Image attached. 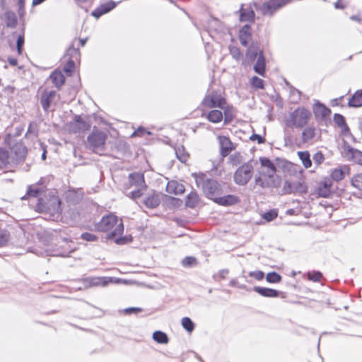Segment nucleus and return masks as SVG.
<instances>
[{
	"mask_svg": "<svg viewBox=\"0 0 362 362\" xmlns=\"http://www.w3.org/2000/svg\"><path fill=\"white\" fill-rule=\"evenodd\" d=\"M259 163L264 168L259 170L255 175V183L262 188H277L280 186L281 179L275 175L276 168L271 160L266 157H260Z\"/></svg>",
	"mask_w": 362,
	"mask_h": 362,
	"instance_id": "f257e3e1",
	"label": "nucleus"
},
{
	"mask_svg": "<svg viewBox=\"0 0 362 362\" xmlns=\"http://www.w3.org/2000/svg\"><path fill=\"white\" fill-rule=\"evenodd\" d=\"M110 235L109 238L120 235L124 231V225L122 220H119L118 218L112 214H109L103 216L100 221L95 225L96 230L101 232H107L113 229Z\"/></svg>",
	"mask_w": 362,
	"mask_h": 362,
	"instance_id": "f03ea898",
	"label": "nucleus"
},
{
	"mask_svg": "<svg viewBox=\"0 0 362 362\" xmlns=\"http://www.w3.org/2000/svg\"><path fill=\"white\" fill-rule=\"evenodd\" d=\"M281 191L283 194H304L308 192V186L300 175L295 174L285 178Z\"/></svg>",
	"mask_w": 362,
	"mask_h": 362,
	"instance_id": "7ed1b4c3",
	"label": "nucleus"
},
{
	"mask_svg": "<svg viewBox=\"0 0 362 362\" xmlns=\"http://www.w3.org/2000/svg\"><path fill=\"white\" fill-rule=\"evenodd\" d=\"M311 117L308 110L304 107H299L289 113L285 122L287 127L291 128H303L308 123Z\"/></svg>",
	"mask_w": 362,
	"mask_h": 362,
	"instance_id": "20e7f679",
	"label": "nucleus"
},
{
	"mask_svg": "<svg viewBox=\"0 0 362 362\" xmlns=\"http://www.w3.org/2000/svg\"><path fill=\"white\" fill-rule=\"evenodd\" d=\"M107 137L108 134L107 131L94 127L87 137L86 146L95 153L103 151L105 148Z\"/></svg>",
	"mask_w": 362,
	"mask_h": 362,
	"instance_id": "39448f33",
	"label": "nucleus"
},
{
	"mask_svg": "<svg viewBox=\"0 0 362 362\" xmlns=\"http://www.w3.org/2000/svg\"><path fill=\"white\" fill-rule=\"evenodd\" d=\"M253 174L254 164L253 160H250L236 169L233 175V181L239 186H245L252 179Z\"/></svg>",
	"mask_w": 362,
	"mask_h": 362,
	"instance_id": "423d86ee",
	"label": "nucleus"
},
{
	"mask_svg": "<svg viewBox=\"0 0 362 362\" xmlns=\"http://www.w3.org/2000/svg\"><path fill=\"white\" fill-rule=\"evenodd\" d=\"M291 0H271L262 5L255 3L256 9H259L264 15H272L277 9L289 3Z\"/></svg>",
	"mask_w": 362,
	"mask_h": 362,
	"instance_id": "0eeeda50",
	"label": "nucleus"
},
{
	"mask_svg": "<svg viewBox=\"0 0 362 362\" xmlns=\"http://www.w3.org/2000/svg\"><path fill=\"white\" fill-rule=\"evenodd\" d=\"M27 153V148L23 142L18 141L13 144L9 151L12 163H18L23 161Z\"/></svg>",
	"mask_w": 362,
	"mask_h": 362,
	"instance_id": "6e6552de",
	"label": "nucleus"
},
{
	"mask_svg": "<svg viewBox=\"0 0 362 362\" xmlns=\"http://www.w3.org/2000/svg\"><path fill=\"white\" fill-rule=\"evenodd\" d=\"M223 161V158L221 156L208 160L205 164V168H206V172L211 176H221L223 173V169L221 168Z\"/></svg>",
	"mask_w": 362,
	"mask_h": 362,
	"instance_id": "1a4fd4ad",
	"label": "nucleus"
},
{
	"mask_svg": "<svg viewBox=\"0 0 362 362\" xmlns=\"http://www.w3.org/2000/svg\"><path fill=\"white\" fill-rule=\"evenodd\" d=\"M205 194L209 199L214 200L216 196L223 194V187L218 181L207 180L205 182Z\"/></svg>",
	"mask_w": 362,
	"mask_h": 362,
	"instance_id": "9d476101",
	"label": "nucleus"
},
{
	"mask_svg": "<svg viewBox=\"0 0 362 362\" xmlns=\"http://www.w3.org/2000/svg\"><path fill=\"white\" fill-rule=\"evenodd\" d=\"M111 281V278L109 277H87L81 279V282L83 284L84 288H88L90 287H105L106 286L109 282Z\"/></svg>",
	"mask_w": 362,
	"mask_h": 362,
	"instance_id": "9b49d317",
	"label": "nucleus"
},
{
	"mask_svg": "<svg viewBox=\"0 0 362 362\" xmlns=\"http://www.w3.org/2000/svg\"><path fill=\"white\" fill-rule=\"evenodd\" d=\"M69 130L73 133H81L88 130L90 124L83 120L81 116H76L74 121L68 124Z\"/></svg>",
	"mask_w": 362,
	"mask_h": 362,
	"instance_id": "f8f14e48",
	"label": "nucleus"
},
{
	"mask_svg": "<svg viewBox=\"0 0 362 362\" xmlns=\"http://www.w3.org/2000/svg\"><path fill=\"white\" fill-rule=\"evenodd\" d=\"M217 139L220 146L221 158H223L228 156L229 153L235 148V146L228 137L226 136H218Z\"/></svg>",
	"mask_w": 362,
	"mask_h": 362,
	"instance_id": "ddd939ff",
	"label": "nucleus"
},
{
	"mask_svg": "<svg viewBox=\"0 0 362 362\" xmlns=\"http://www.w3.org/2000/svg\"><path fill=\"white\" fill-rule=\"evenodd\" d=\"M225 103V98L222 96L221 90L214 91L207 98H205V105L207 104L211 107L222 108Z\"/></svg>",
	"mask_w": 362,
	"mask_h": 362,
	"instance_id": "4468645a",
	"label": "nucleus"
},
{
	"mask_svg": "<svg viewBox=\"0 0 362 362\" xmlns=\"http://www.w3.org/2000/svg\"><path fill=\"white\" fill-rule=\"evenodd\" d=\"M215 203L221 206H229L238 204L240 202L238 197L233 194H227L225 196L218 195L213 200Z\"/></svg>",
	"mask_w": 362,
	"mask_h": 362,
	"instance_id": "2eb2a0df",
	"label": "nucleus"
},
{
	"mask_svg": "<svg viewBox=\"0 0 362 362\" xmlns=\"http://www.w3.org/2000/svg\"><path fill=\"white\" fill-rule=\"evenodd\" d=\"M350 168L344 165L332 170L331 177L334 181H340L344 178L346 175H349Z\"/></svg>",
	"mask_w": 362,
	"mask_h": 362,
	"instance_id": "dca6fc26",
	"label": "nucleus"
},
{
	"mask_svg": "<svg viewBox=\"0 0 362 362\" xmlns=\"http://www.w3.org/2000/svg\"><path fill=\"white\" fill-rule=\"evenodd\" d=\"M239 40L242 45L246 47L252 40L251 28L249 25H244L239 30Z\"/></svg>",
	"mask_w": 362,
	"mask_h": 362,
	"instance_id": "f3484780",
	"label": "nucleus"
},
{
	"mask_svg": "<svg viewBox=\"0 0 362 362\" xmlns=\"http://www.w3.org/2000/svg\"><path fill=\"white\" fill-rule=\"evenodd\" d=\"M116 6V3L115 1H110L99 6L97 8H95L92 12V16L98 18L103 14H105L112 10Z\"/></svg>",
	"mask_w": 362,
	"mask_h": 362,
	"instance_id": "a211bd4d",
	"label": "nucleus"
},
{
	"mask_svg": "<svg viewBox=\"0 0 362 362\" xmlns=\"http://www.w3.org/2000/svg\"><path fill=\"white\" fill-rule=\"evenodd\" d=\"M185 190L184 185L175 180L169 181L166 186V192L169 194L178 195L183 194Z\"/></svg>",
	"mask_w": 362,
	"mask_h": 362,
	"instance_id": "6ab92c4d",
	"label": "nucleus"
},
{
	"mask_svg": "<svg viewBox=\"0 0 362 362\" xmlns=\"http://www.w3.org/2000/svg\"><path fill=\"white\" fill-rule=\"evenodd\" d=\"M346 156L348 159L353 160L354 163L362 165V151L348 146L346 148Z\"/></svg>",
	"mask_w": 362,
	"mask_h": 362,
	"instance_id": "aec40b11",
	"label": "nucleus"
},
{
	"mask_svg": "<svg viewBox=\"0 0 362 362\" xmlns=\"http://www.w3.org/2000/svg\"><path fill=\"white\" fill-rule=\"evenodd\" d=\"M129 183L132 186H136L140 188L145 187L144 175L139 173H132L129 176Z\"/></svg>",
	"mask_w": 362,
	"mask_h": 362,
	"instance_id": "412c9836",
	"label": "nucleus"
},
{
	"mask_svg": "<svg viewBox=\"0 0 362 362\" xmlns=\"http://www.w3.org/2000/svg\"><path fill=\"white\" fill-rule=\"evenodd\" d=\"M56 96L55 91H49L47 93H44L40 98V103L42 106V108L45 111H47L50 107V104L52 102L53 99Z\"/></svg>",
	"mask_w": 362,
	"mask_h": 362,
	"instance_id": "4be33fe9",
	"label": "nucleus"
},
{
	"mask_svg": "<svg viewBox=\"0 0 362 362\" xmlns=\"http://www.w3.org/2000/svg\"><path fill=\"white\" fill-rule=\"evenodd\" d=\"M253 290L264 297L274 298L279 296V291L272 288L255 286Z\"/></svg>",
	"mask_w": 362,
	"mask_h": 362,
	"instance_id": "5701e85b",
	"label": "nucleus"
},
{
	"mask_svg": "<svg viewBox=\"0 0 362 362\" xmlns=\"http://www.w3.org/2000/svg\"><path fill=\"white\" fill-rule=\"evenodd\" d=\"M160 203V195L158 194H153L147 197L144 201V204L145 206L150 209H154L157 207Z\"/></svg>",
	"mask_w": 362,
	"mask_h": 362,
	"instance_id": "b1692460",
	"label": "nucleus"
},
{
	"mask_svg": "<svg viewBox=\"0 0 362 362\" xmlns=\"http://www.w3.org/2000/svg\"><path fill=\"white\" fill-rule=\"evenodd\" d=\"M254 71L264 76L265 73V59L262 53L259 55L255 64L254 65Z\"/></svg>",
	"mask_w": 362,
	"mask_h": 362,
	"instance_id": "393cba45",
	"label": "nucleus"
},
{
	"mask_svg": "<svg viewBox=\"0 0 362 362\" xmlns=\"http://www.w3.org/2000/svg\"><path fill=\"white\" fill-rule=\"evenodd\" d=\"M348 106L351 107H359L362 106V90L355 92L349 100Z\"/></svg>",
	"mask_w": 362,
	"mask_h": 362,
	"instance_id": "a878e982",
	"label": "nucleus"
},
{
	"mask_svg": "<svg viewBox=\"0 0 362 362\" xmlns=\"http://www.w3.org/2000/svg\"><path fill=\"white\" fill-rule=\"evenodd\" d=\"M314 113L316 117H325L328 116L331 111L329 108L325 107L324 105L317 103L314 106Z\"/></svg>",
	"mask_w": 362,
	"mask_h": 362,
	"instance_id": "bb28decb",
	"label": "nucleus"
},
{
	"mask_svg": "<svg viewBox=\"0 0 362 362\" xmlns=\"http://www.w3.org/2000/svg\"><path fill=\"white\" fill-rule=\"evenodd\" d=\"M240 19L241 21H253L255 13L250 8H244L243 6L240 9Z\"/></svg>",
	"mask_w": 362,
	"mask_h": 362,
	"instance_id": "cd10ccee",
	"label": "nucleus"
},
{
	"mask_svg": "<svg viewBox=\"0 0 362 362\" xmlns=\"http://www.w3.org/2000/svg\"><path fill=\"white\" fill-rule=\"evenodd\" d=\"M314 127H308L305 128L302 132L303 142L307 143L311 141L316 135Z\"/></svg>",
	"mask_w": 362,
	"mask_h": 362,
	"instance_id": "c85d7f7f",
	"label": "nucleus"
},
{
	"mask_svg": "<svg viewBox=\"0 0 362 362\" xmlns=\"http://www.w3.org/2000/svg\"><path fill=\"white\" fill-rule=\"evenodd\" d=\"M334 123L340 128L343 132L349 131L348 126L346 124L345 118L340 114H334L333 117Z\"/></svg>",
	"mask_w": 362,
	"mask_h": 362,
	"instance_id": "c756f323",
	"label": "nucleus"
},
{
	"mask_svg": "<svg viewBox=\"0 0 362 362\" xmlns=\"http://www.w3.org/2000/svg\"><path fill=\"white\" fill-rule=\"evenodd\" d=\"M153 339L159 344H168L169 339L168 335L162 331H156L153 333Z\"/></svg>",
	"mask_w": 362,
	"mask_h": 362,
	"instance_id": "7c9ffc66",
	"label": "nucleus"
},
{
	"mask_svg": "<svg viewBox=\"0 0 362 362\" xmlns=\"http://www.w3.org/2000/svg\"><path fill=\"white\" fill-rule=\"evenodd\" d=\"M66 56L69 57V59H73L74 62L80 58V51L76 48L72 43L66 50Z\"/></svg>",
	"mask_w": 362,
	"mask_h": 362,
	"instance_id": "2f4dec72",
	"label": "nucleus"
},
{
	"mask_svg": "<svg viewBox=\"0 0 362 362\" xmlns=\"http://www.w3.org/2000/svg\"><path fill=\"white\" fill-rule=\"evenodd\" d=\"M50 78L53 82V83L57 87H60L64 83L65 78L64 75L60 71H54L51 76Z\"/></svg>",
	"mask_w": 362,
	"mask_h": 362,
	"instance_id": "473e14b6",
	"label": "nucleus"
},
{
	"mask_svg": "<svg viewBox=\"0 0 362 362\" xmlns=\"http://www.w3.org/2000/svg\"><path fill=\"white\" fill-rule=\"evenodd\" d=\"M243 161V157L240 152H235L228 157V163L232 166H237Z\"/></svg>",
	"mask_w": 362,
	"mask_h": 362,
	"instance_id": "72a5a7b5",
	"label": "nucleus"
},
{
	"mask_svg": "<svg viewBox=\"0 0 362 362\" xmlns=\"http://www.w3.org/2000/svg\"><path fill=\"white\" fill-rule=\"evenodd\" d=\"M298 155L305 168H309L311 167L312 161L310 160V153L308 151H298Z\"/></svg>",
	"mask_w": 362,
	"mask_h": 362,
	"instance_id": "f704fd0d",
	"label": "nucleus"
},
{
	"mask_svg": "<svg viewBox=\"0 0 362 362\" xmlns=\"http://www.w3.org/2000/svg\"><path fill=\"white\" fill-rule=\"evenodd\" d=\"M12 162L9 152L4 148H0V169L2 168L4 165L10 164Z\"/></svg>",
	"mask_w": 362,
	"mask_h": 362,
	"instance_id": "c9c22d12",
	"label": "nucleus"
},
{
	"mask_svg": "<svg viewBox=\"0 0 362 362\" xmlns=\"http://www.w3.org/2000/svg\"><path fill=\"white\" fill-rule=\"evenodd\" d=\"M260 53H262V52L257 47L252 45L248 47L246 56L250 59L255 60L256 58H258Z\"/></svg>",
	"mask_w": 362,
	"mask_h": 362,
	"instance_id": "e433bc0d",
	"label": "nucleus"
},
{
	"mask_svg": "<svg viewBox=\"0 0 362 362\" xmlns=\"http://www.w3.org/2000/svg\"><path fill=\"white\" fill-rule=\"evenodd\" d=\"M223 115L220 110H211L207 115V119L214 123L219 122L222 120Z\"/></svg>",
	"mask_w": 362,
	"mask_h": 362,
	"instance_id": "4c0bfd02",
	"label": "nucleus"
},
{
	"mask_svg": "<svg viewBox=\"0 0 362 362\" xmlns=\"http://www.w3.org/2000/svg\"><path fill=\"white\" fill-rule=\"evenodd\" d=\"M5 21L6 25L11 28H14L17 23L16 16L12 12H6L5 13Z\"/></svg>",
	"mask_w": 362,
	"mask_h": 362,
	"instance_id": "58836bf2",
	"label": "nucleus"
},
{
	"mask_svg": "<svg viewBox=\"0 0 362 362\" xmlns=\"http://www.w3.org/2000/svg\"><path fill=\"white\" fill-rule=\"evenodd\" d=\"M175 154L177 159L182 163H185L189 157L188 153L185 151V149L183 146H180L176 148Z\"/></svg>",
	"mask_w": 362,
	"mask_h": 362,
	"instance_id": "ea45409f",
	"label": "nucleus"
},
{
	"mask_svg": "<svg viewBox=\"0 0 362 362\" xmlns=\"http://www.w3.org/2000/svg\"><path fill=\"white\" fill-rule=\"evenodd\" d=\"M181 263H182V265L186 268L194 267L198 264L197 259L194 257H192V256H188V257H185L182 260Z\"/></svg>",
	"mask_w": 362,
	"mask_h": 362,
	"instance_id": "a19ab883",
	"label": "nucleus"
},
{
	"mask_svg": "<svg viewBox=\"0 0 362 362\" xmlns=\"http://www.w3.org/2000/svg\"><path fill=\"white\" fill-rule=\"evenodd\" d=\"M199 197L197 193L191 192L187 197L186 205L189 207L193 208L198 203Z\"/></svg>",
	"mask_w": 362,
	"mask_h": 362,
	"instance_id": "79ce46f5",
	"label": "nucleus"
},
{
	"mask_svg": "<svg viewBox=\"0 0 362 362\" xmlns=\"http://www.w3.org/2000/svg\"><path fill=\"white\" fill-rule=\"evenodd\" d=\"M182 326L189 332H192L194 327L193 322L187 317H185L182 319Z\"/></svg>",
	"mask_w": 362,
	"mask_h": 362,
	"instance_id": "37998d69",
	"label": "nucleus"
},
{
	"mask_svg": "<svg viewBox=\"0 0 362 362\" xmlns=\"http://www.w3.org/2000/svg\"><path fill=\"white\" fill-rule=\"evenodd\" d=\"M331 185H332V183L329 181H325L322 184V186L320 187V188H319V194L322 197H327V194L330 192Z\"/></svg>",
	"mask_w": 362,
	"mask_h": 362,
	"instance_id": "c03bdc74",
	"label": "nucleus"
},
{
	"mask_svg": "<svg viewBox=\"0 0 362 362\" xmlns=\"http://www.w3.org/2000/svg\"><path fill=\"white\" fill-rule=\"evenodd\" d=\"M281 279V276L275 272L268 273L266 276V280L269 283H278Z\"/></svg>",
	"mask_w": 362,
	"mask_h": 362,
	"instance_id": "a18cd8bd",
	"label": "nucleus"
},
{
	"mask_svg": "<svg viewBox=\"0 0 362 362\" xmlns=\"http://www.w3.org/2000/svg\"><path fill=\"white\" fill-rule=\"evenodd\" d=\"M351 184L354 187L362 189V173L354 176L351 179Z\"/></svg>",
	"mask_w": 362,
	"mask_h": 362,
	"instance_id": "49530a36",
	"label": "nucleus"
},
{
	"mask_svg": "<svg viewBox=\"0 0 362 362\" xmlns=\"http://www.w3.org/2000/svg\"><path fill=\"white\" fill-rule=\"evenodd\" d=\"M250 83L252 87L259 89L264 88V81L262 79L258 78L257 76H253L250 79Z\"/></svg>",
	"mask_w": 362,
	"mask_h": 362,
	"instance_id": "de8ad7c7",
	"label": "nucleus"
},
{
	"mask_svg": "<svg viewBox=\"0 0 362 362\" xmlns=\"http://www.w3.org/2000/svg\"><path fill=\"white\" fill-rule=\"evenodd\" d=\"M75 68V62L73 59H69L67 64L64 67V71L69 75H71Z\"/></svg>",
	"mask_w": 362,
	"mask_h": 362,
	"instance_id": "09e8293b",
	"label": "nucleus"
},
{
	"mask_svg": "<svg viewBox=\"0 0 362 362\" xmlns=\"http://www.w3.org/2000/svg\"><path fill=\"white\" fill-rule=\"evenodd\" d=\"M9 239V233L6 230L0 231V247L5 245Z\"/></svg>",
	"mask_w": 362,
	"mask_h": 362,
	"instance_id": "8fccbe9b",
	"label": "nucleus"
},
{
	"mask_svg": "<svg viewBox=\"0 0 362 362\" xmlns=\"http://www.w3.org/2000/svg\"><path fill=\"white\" fill-rule=\"evenodd\" d=\"M24 45V36L23 35H20L18 37L16 42V48L18 54H21L23 52V47Z\"/></svg>",
	"mask_w": 362,
	"mask_h": 362,
	"instance_id": "3c124183",
	"label": "nucleus"
},
{
	"mask_svg": "<svg viewBox=\"0 0 362 362\" xmlns=\"http://www.w3.org/2000/svg\"><path fill=\"white\" fill-rule=\"evenodd\" d=\"M278 214L277 212L274 210H270L263 215V218L267 221H273L274 218L277 217Z\"/></svg>",
	"mask_w": 362,
	"mask_h": 362,
	"instance_id": "603ef678",
	"label": "nucleus"
},
{
	"mask_svg": "<svg viewBox=\"0 0 362 362\" xmlns=\"http://www.w3.org/2000/svg\"><path fill=\"white\" fill-rule=\"evenodd\" d=\"M308 277L310 280L317 282L322 278V274L320 272H313L308 274Z\"/></svg>",
	"mask_w": 362,
	"mask_h": 362,
	"instance_id": "864d4df0",
	"label": "nucleus"
},
{
	"mask_svg": "<svg viewBox=\"0 0 362 362\" xmlns=\"http://www.w3.org/2000/svg\"><path fill=\"white\" fill-rule=\"evenodd\" d=\"M313 161L317 165H320L325 160L324 155L321 152H317L313 156Z\"/></svg>",
	"mask_w": 362,
	"mask_h": 362,
	"instance_id": "5fc2aeb1",
	"label": "nucleus"
},
{
	"mask_svg": "<svg viewBox=\"0 0 362 362\" xmlns=\"http://www.w3.org/2000/svg\"><path fill=\"white\" fill-rule=\"evenodd\" d=\"M81 238L84 240L89 241V242H93L98 240V237L90 233H83L81 234Z\"/></svg>",
	"mask_w": 362,
	"mask_h": 362,
	"instance_id": "6e6d98bb",
	"label": "nucleus"
},
{
	"mask_svg": "<svg viewBox=\"0 0 362 362\" xmlns=\"http://www.w3.org/2000/svg\"><path fill=\"white\" fill-rule=\"evenodd\" d=\"M249 276L255 278V279H257L258 281H260L264 278V274L262 271H254V272H250L249 273Z\"/></svg>",
	"mask_w": 362,
	"mask_h": 362,
	"instance_id": "4d7b16f0",
	"label": "nucleus"
},
{
	"mask_svg": "<svg viewBox=\"0 0 362 362\" xmlns=\"http://www.w3.org/2000/svg\"><path fill=\"white\" fill-rule=\"evenodd\" d=\"M209 28L210 29L217 30L220 28V22L218 19L211 18L209 22Z\"/></svg>",
	"mask_w": 362,
	"mask_h": 362,
	"instance_id": "13d9d810",
	"label": "nucleus"
},
{
	"mask_svg": "<svg viewBox=\"0 0 362 362\" xmlns=\"http://www.w3.org/2000/svg\"><path fill=\"white\" fill-rule=\"evenodd\" d=\"M250 139L252 141H257V143L258 144H262L264 142V139L263 137H262L260 135H258V134H252L251 136H250Z\"/></svg>",
	"mask_w": 362,
	"mask_h": 362,
	"instance_id": "bf43d9fd",
	"label": "nucleus"
},
{
	"mask_svg": "<svg viewBox=\"0 0 362 362\" xmlns=\"http://www.w3.org/2000/svg\"><path fill=\"white\" fill-rule=\"evenodd\" d=\"M146 132V134H150V132H147L144 128L143 127H139L138 128V129L136 131H135L133 134H132V136H141L143 135V134Z\"/></svg>",
	"mask_w": 362,
	"mask_h": 362,
	"instance_id": "052dcab7",
	"label": "nucleus"
},
{
	"mask_svg": "<svg viewBox=\"0 0 362 362\" xmlns=\"http://www.w3.org/2000/svg\"><path fill=\"white\" fill-rule=\"evenodd\" d=\"M141 308H129L124 310L126 314H132V313H137L141 312Z\"/></svg>",
	"mask_w": 362,
	"mask_h": 362,
	"instance_id": "680f3d73",
	"label": "nucleus"
},
{
	"mask_svg": "<svg viewBox=\"0 0 362 362\" xmlns=\"http://www.w3.org/2000/svg\"><path fill=\"white\" fill-rule=\"evenodd\" d=\"M229 285L230 286H233V287H238L239 288H245L246 286L244 285V284H238V281L236 279H232L230 281V284Z\"/></svg>",
	"mask_w": 362,
	"mask_h": 362,
	"instance_id": "e2e57ef3",
	"label": "nucleus"
},
{
	"mask_svg": "<svg viewBox=\"0 0 362 362\" xmlns=\"http://www.w3.org/2000/svg\"><path fill=\"white\" fill-rule=\"evenodd\" d=\"M40 194V191L38 189H29L28 191V196L30 197H37Z\"/></svg>",
	"mask_w": 362,
	"mask_h": 362,
	"instance_id": "0e129e2a",
	"label": "nucleus"
},
{
	"mask_svg": "<svg viewBox=\"0 0 362 362\" xmlns=\"http://www.w3.org/2000/svg\"><path fill=\"white\" fill-rule=\"evenodd\" d=\"M141 194H141V189H137V190H135V191L132 192L130 193V197H131L132 199H137V198L140 197L141 196Z\"/></svg>",
	"mask_w": 362,
	"mask_h": 362,
	"instance_id": "69168bd1",
	"label": "nucleus"
},
{
	"mask_svg": "<svg viewBox=\"0 0 362 362\" xmlns=\"http://www.w3.org/2000/svg\"><path fill=\"white\" fill-rule=\"evenodd\" d=\"M18 4L19 7V13L21 15L24 11L25 0H18Z\"/></svg>",
	"mask_w": 362,
	"mask_h": 362,
	"instance_id": "338daca9",
	"label": "nucleus"
},
{
	"mask_svg": "<svg viewBox=\"0 0 362 362\" xmlns=\"http://www.w3.org/2000/svg\"><path fill=\"white\" fill-rule=\"evenodd\" d=\"M231 54L233 57L235 59H238L240 56V52L238 48H234L231 49Z\"/></svg>",
	"mask_w": 362,
	"mask_h": 362,
	"instance_id": "774afa93",
	"label": "nucleus"
}]
</instances>
